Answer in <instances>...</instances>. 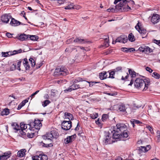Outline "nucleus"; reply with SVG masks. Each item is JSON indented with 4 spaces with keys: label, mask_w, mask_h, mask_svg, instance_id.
<instances>
[{
    "label": "nucleus",
    "mask_w": 160,
    "mask_h": 160,
    "mask_svg": "<svg viewBox=\"0 0 160 160\" xmlns=\"http://www.w3.org/2000/svg\"><path fill=\"white\" fill-rule=\"evenodd\" d=\"M117 129L113 130L112 138L119 139L122 138H126L128 136L127 128L125 124L118 123L116 125Z\"/></svg>",
    "instance_id": "f257e3e1"
},
{
    "label": "nucleus",
    "mask_w": 160,
    "mask_h": 160,
    "mask_svg": "<svg viewBox=\"0 0 160 160\" xmlns=\"http://www.w3.org/2000/svg\"><path fill=\"white\" fill-rule=\"evenodd\" d=\"M28 125L29 126V129L31 130L33 128L39 130L42 127V124L40 120L35 119L34 121L30 122L28 124Z\"/></svg>",
    "instance_id": "f03ea898"
},
{
    "label": "nucleus",
    "mask_w": 160,
    "mask_h": 160,
    "mask_svg": "<svg viewBox=\"0 0 160 160\" xmlns=\"http://www.w3.org/2000/svg\"><path fill=\"white\" fill-rule=\"evenodd\" d=\"M112 135L109 132L105 133L103 136L102 142L104 144L107 145L112 143L115 141L111 139Z\"/></svg>",
    "instance_id": "7ed1b4c3"
},
{
    "label": "nucleus",
    "mask_w": 160,
    "mask_h": 160,
    "mask_svg": "<svg viewBox=\"0 0 160 160\" xmlns=\"http://www.w3.org/2000/svg\"><path fill=\"white\" fill-rule=\"evenodd\" d=\"M62 128L64 130H69L72 127V122L71 121H63L61 123Z\"/></svg>",
    "instance_id": "20e7f679"
},
{
    "label": "nucleus",
    "mask_w": 160,
    "mask_h": 160,
    "mask_svg": "<svg viewBox=\"0 0 160 160\" xmlns=\"http://www.w3.org/2000/svg\"><path fill=\"white\" fill-rule=\"evenodd\" d=\"M134 84L136 88L140 89L143 87L144 84V81L142 79L137 78L135 81Z\"/></svg>",
    "instance_id": "39448f33"
},
{
    "label": "nucleus",
    "mask_w": 160,
    "mask_h": 160,
    "mask_svg": "<svg viewBox=\"0 0 160 160\" xmlns=\"http://www.w3.org/2000/svg\"><path fill=\"white\" fill-rule=\"evenodd\" d=\"M55 72H57L58 75H61L62 76H66L68 73V70L64 67H61L60 68H56Z\"/></svg>",
    "instance_id": "423d86ee"
},
{
    "label": "nucleus",
    "mask_w": 160,
    "mask_h": 160,
    "mask_svg": "<svg viewBox=\"0 0 160 160\" xmlns=\"http://www.w3.org/2000/svg\"><path fill=\"white\" fill-rule=\"evenodd\" d=\"M128 41V37L125 35H122L117 38V39L115 41V42H113L112 43L114 44L116 42H118L124 43L127 42Z\"/></svg>",
    "instance_id": "0eeeda50"
},
{
    "label": "nucleus",
    "mask_w": 160,
    "mask_h": 160,
    "mask_svg": "<svg viewBox=\"0 0 160 160\" xmlns=\"http://www.w3.org/2000/svg\"><path fill=\"white\" fill-rule=\"evenodd\" d=\"M151 148V146L150 145H147L146 147L141 146L139 148L138 150V153L141 155L142 153L147 152Z\"/></svg>",
    "instance_id": "6e6552de"
},
{
    "label": "nucleus",
    "mask_w": 160,
    "mask_h": 160,
    "mask_svg": "<svg viewBox=\"0 0 160 160\" xmlns=\"http://www.w3.org/2000/svg\"><path fill=\"white\" fill-rule=\"evenodd\" d=\"M138 50L142 52L150 53L152 52V50L151 48L144 45H142L140 46Z\"/></svg>",
    "instance_id": "1a4fd4ad"
},
{
    "label": "nucleus",
    "mask_w": 160,
    "mask_h": 160,
    "mask_svg": "<svg viewBox=\"0 0 160 160\" xmlns=\"http://www.w3.org/2000/svg\"><path fill=\"white\" fill-rule=\"evenodd\" d=\"M73 42H77L79 43H89L90 42L87 39H82L79 37H77L75 39Z\"/></svg>",
    "instance_id": "9d476101"
},
{
    "label": "nucleus",
    "mask_w": 160,
    "mask_h": 160,
    "mask_svg": "<svg viewBox=\"0 0 160 160\" xmlns=\"http://www.w3.org/2000/svg\"><path fill=\"white\" fill-rule=\"evenodd\" d=\"M160 20V16L157 14H154L152 17L151 21L153 24H155L158 22Z\"/></svg>",
    "instance_id": "9b49d317"
},
{
    "label": "nucleus",
    "mask_w": 160,
    "mask_h": 160,
    "mask_svg": "<svg viewBox=\"0 0 160 160\" xmlns=\"http://www.w3.org/2000/svg\"><path fill=\"white\" fill-rule=\"evenodd\" d=\"M141 26V23L138 22L135 26V28L140 34H145L146 33V30L145 29H142Z\"/></svg>",
    "instance_id": "f8f14e48"
},
{
    "label": "nucleus",
    "mask_w": 160,
    "mask_h": 160,
    "mask_svg": "<svg viewBox=\"0 0 160 160\" xmlns=\"http://www.w3.org/2000/svg\"><path fill=\"white\" fill-rule=\"evenodd\" d=\"M76 137V134L70 136H68L65 138L64 141V143L65 144H67L70 142H72Z\"/></svg>",
    "instance_id": "ddd939ff"
},
{
    "label": "nucleus",
    "mask_w": 160,
    "mask_h": 160,
    "mask_svg": "<svg viewBox=\"0 0 160 160\" xmlns=\"http://www.w3.org/2000/svg\"><path fill=\"white\" fill-rule=\"evenodd\" d=\"M11 153L10 151L6 152L4 154L0 156V160H5L11 156Z\"/></svg>",
    "instance_id": "4468645a"
},
{
    "label": "nucleus",
    "mask_w": 160,
    "mask_h": 160,
    "mask_svg": "<svg viewBox=\"0 0 160 160\" xmlns=\"http://www.w3.org/2000/svg\"><path fill=\"white\" fill-rule=\"evenodd\" d=\"M10 24L11 26L14 27L18 26L20 24H22V25H25V24H23L21 22H20L15 19L14 18H12Z\"/></svg>",
    "instance_id": "2eb2a0df"
},
{
    "label": "nucleus",
    "mask_w": 160,
    "mask_h": 160,
    "mask_svg": "<svg viewBox=\"0 0 160 160\" xmlns=\"http://www.w3.org/2000/svg\"><path fill=\"white\" fill-rule=\"evenodd\" d=\"M11 18V17L10 15L5 14L2 15V16L1 18V20L3 22L7 23L8 22Z\"/></svg>",
    "instance_id": "dca6fc26"
},
{
    "label": "nucleus",
    "mask_w": 160,
    "mask_h": 160,
    "mask_svg": "<svg viewBox=\"0 0 160 160\" xmlns=\"http://www.w3.org/2000/svg\"><path fill=\"white\" fill-rule=\"evenodd\" d=\"M114 106L116 108H118V110L120 112H124L126 111V108L125 105L123 104L117 105H115Z\"/></svg>",
    "instance_id": "f3484780"
},
{
    "label": "nucleus",
    "mask_w": 160,
    "mask_h": 160,
    "mask_svg": "<svg viewBox=\"0 0 160 160\" xmlns=\"http://www.w3.org/2000/svg\"><path fill=\"white\" fill-rule=\"evenodd\" d=\"M143 77L144 79H143V80L144 81V88L143 89V91H144L148 88V86L149 85L150 82L149 79L148 78L144 79L145 77Z\"/></svg>",
    "instance_id": "a211bd4d"
},
{
    "label": "nucleus",
    "mask_w": 160,
    "mask_h": 160,
    "mask_svg": "<svg viewBox=\"0 0 160 160\" xmlns=\"http://www.w3.org/2000/svg\"><path fill=\"white\" fill-rule=\"evenodd\" d=\"M29 35L24 33L18 36V38L20 40L23 41L27 40L29 38Z\"/></svg>",
    "instance_id": "6ab92c4d"
},
{
    "label": "nucleus",
    "mask_w": 160,
    "mask_h": 160,
    "mask_svg": "<svg viewBox=\"0 0 160 160\" xmlns=\"http://www.w3.org/2000/svg\"><path fill=\"white\" fill-rule=\"evenodd\" d=\"M107 73L108 72L106 71H103L102 72L99 73V76L101 80H103L108 78V75L107 74Z\"/></svg>",
    "instance_id": "aec40b11"
},
{
    "label": "nucleus",
    "mask_w": 160,
    "mask_h": 160,
    "mask_svg": "<svg viewBox=\"0 0 160 160\" xmlns=\"http://www.w3.org/2000/svg\"><path fill=\"white\" fill-rule=\"evenodd\" d=\"M26 151L25 149H23L19 151L17 153V156L19 157H22L25 155Z\"/></svg>",
    "instance_id": "412c9836"
},
{
    "label": "nucleus",
    "mask_w": 160,
    "mask_h": 160,
    "mask_svg": "<svg viewBox=\"0 0 160 160\" xmlns=\"http://www.w3.org/2000/svg\"><path fill=\"white\" fill-rule=\"evenodd\" d=\"M23 63L26 70H29L30 68V66L26 58L24 59Z\"/></svg>",
    "instance_id": "4be33fe9"
},
{
    "label": "nucleus",
    "mask_w": 160,
    "mask_h": 160,
    "mask_svg": "<svg viewBox=\"0 0 160 160\" xmlns=\"http://www.w3.org/2000/svg\"><path fill=\"white\" fill-rule=\"evenodd\" d=\"M65 119H68V120L70 121L73 119V117L72 115L69 113L65 112L64 113Z\"/></svg>",
    "instance_id": "5701e85b"
},
{
    "label": "nucleus",
    "mask_w": 160,
    "mask_h": 160,
    "mask_svg": "<svg viewBox=\"0 0 160 160\" xmlns=\"http://www.w3.org/2000/svg\"><path fill=\"white\" fill-rule=\"evenodd\" d=\"M11 126L13 129L16 130L15 132H18L20 130V127L19 125L16 122H13L11 124Z\"/></svg>",
    "instance_id": "b1692460"
},
{
    "label": "nucleus",
    "mask_w": 160,
    "mask_h": 160,
    "mask_svg": "<svg viewBox=\"0 0 160 160\" xmlns=\"http://www.w3.org/2000/svg\"><path fill=\"white\" fill-rule=\"evenodd\" d=\"M52 134L51 131L50 132L47 133L46 135L43 136V138L45 139L52 140L53 138Z\"/></svg>",
    "instance_id": "393cba45"
},
{
    "label": "nucleus",
    "mask_w": 160,
    "mask_h": 160,
    "mask_svg": "<svg viewBox=\"0 0 160 160\" xmlns=\"http://www.w3.org/2000/svg\"><path fill=\"white\" fill-rule=\"evenodd\" d=\"M124 6V5L122 2H120L118 5H116L115 8H114L116 12L117 11H120L121 9V8L123 7Z\"/></svg>",
    "instance_id": "a878e982"
},
{
    "label": "nucleus",
    "mask_w": 160,
    "mask_h": 160,
    "mask_svg": "<svg viewBox=\"0 0 160 160\" xmlns=\"http://www.w3.org/2000/svg\"><path fill=\"white\" fill-rule=\"evenodd\" d=\"M130 122L131 123V124L132 125L133 128L134 127L135 124H139L142 123V122H140L139 120L134 119H131L130 120Z\"/></svg>",
    "instance_id": "bb28decb"
},
{
    "label": "nucleus",
    "mask_w": 160,
    "mask_h": 160,
    "mask_svg": "<svg viewBox=\"0 0 160 160\" xmlns=\"http://www.w3.org/2000/svg\"><path fill=\"white\" fill-rule=\"evenodd\" d=\"M9 109L7 108H6L1 112V115L2 116L7 115L9 114Z\"/></svg>",
    "instance_id": "cd10ccee"
},
{
    "label": "nucleus",
    "mask_w": 160,
    "mask_h": 160,
    "mask_svg": "<svg viewBox=\"0 0 160 160\" xmlns=\"http://www.w3.org/2000/svg\"><path fill=\"white\" fill-rule=\"evenodd\" d=\"M108 73H109V75L108 78H111L112 79H113L115 78L114 76L115 75V72L113 70L112 71H109L108 72Z\"/></svg>",
    "instance_id": "c85d7f7f"
},
{
    "label": "nucleus",
    "mask_w": 160,
    "mask_h": 160,
    "mask_svg": "<svg viewBox=\"0 0 160 160\" xmlns=\"http://www.w3.org/2000/svg\"><path fill=\"white\" fill-rule=\"evenodd\" d=\"M47 156L43 154H39V160H48Z\"/></svg>",
    "instance_id": "c756f323"
},
{
    "label": "nucleus",
    "mask_w": 160,
    "mask_h": 160,
    "mask_svg": "<svg viewBox=\"0 0 160 160\" xmlns=\"http://www.w3.org/2000/svg\"><path fill=\"white\" fill-rule=\"evenodd\" d=\"M128 39L131 42L134 41L135 40L134 36L132 33H130L129 34L128 38Z\"/></svg>",
    "instance_id": "7c9ffc66"
},
{
    "label": "nucleus",
    "mask_w": 160,
    "mask_h": 160,
    "mask_svg": "<svg viewBox=\"0 0 160 160\" xmlns=\"http://www.w3.org/2000/svg\"><path fill=\"white\" fill-rule=\"evenodd\" d=\"M87 81L85 80H83L79 85L80 88H83L86 87L87 85Z\"/></svg>",
    "instance_id": "2f4dec72"
},
{
    "label": "nucleus",
    "mask_w": 160,
    "mask_h": 160,
    "mask_svg": "<svg viewBox=\"0 0 160 160\" xmlns=\"http://www.w3.org/2000/svg\"><path fill=\"white\" fill-rule=\"evenodd\" d=\"M71 88L72 90H74L78 88H80V86L79 84H76L73 83L71 86Z\"/></svg>",
    "instance_id": "473e14b6"
},
{
    "label": "nucleus",
    "mask_w": 160,
    "mask_h": 160,
    "mask_svg": "<svg viewBox=\"0 0 160 160\" xmlns=\"http://www.w3.org/2000/svg\"><path fill=\"white\" fill-rule=\"evenodd\" d=\"M122 2L124 4V5L127 3L129 2L131 3L132 6L135 4L134 1L132 0H123L122 1Z\"/></svg>",
    "instance_id": "72a5a7b5"
},
{
    "label": "nucleus",
    "mask_w": 160,
    "mask_h": 160,
    "mask_svg": "<svg viewBox=\"0 0 160 160\" xmlns=\"http://www.w3.org/2000/svg\"><path fill=\"white\" fill-rule=\"evenodd\" d=\"M132 78H135L136 76V72L134 71H132L130 69L128 70Z\"/></svg>",
    "instance_id": "f704fd0d"
},
{
    "label": "nucleus",
    "mask_w": 160,
    "mask_h": 160,
    "mask_svg": "<svg viewBox=\"0 0 160 160\" xmlns=\"http://www.w3.org/2000/svg\"><path fill=\"white\" fill-rule=\"evenodd\" d=\"M40 145H42L43 147L48 148L49 147H52L53 145L51 144V143L50 144H45V143L42 142L40 143Z\"/></svg>",
    "instance_id": "c9c22d12"
},
{
    "label": "nucleus",
    "mask_w": 160,
    "mask_h": 160,
    "mask_svg": "<svg viewBox=\"0 0 160 160\" xmlns=\"http://www.w3.org/2000/svg\"><path fill=\"white\" fill-rule=\"evenodd\" d=\"M23 130L22 129H20L18 131V133H19L20 135L22 137L25 138L26 137V133L23 131Z\"/></svg>",
    "instance_id": "e433bc0d"
},
{
    "label": "nucleus",
    "mask_w": 160,
    "mask_h": 160,
    "mask_svg": "<svg viewBox=\"0 0 160 160\" xmlns=\"http://www.w3.org/2000/svg\"><path fill=\"white\" fill-rule=\"evenodd\" d=\"M29 39L30 40L32 41H37L38 39V36L35 35H29Z\"/></svg>",
    "instance_id": "4c0bfd02"
},
{
    "label": "nucleus",
    "mask_w": 160,
    "mask_h": 160,
    "mask_svg": "<svg viewBox=\"0 0 160 160\" xmlns=\"http://www.w3.org/2000/svg\"><path fill=\"white\" fill-rule=\"evenodd\" d=\"M152 76L157 79H158L160 78L159 74L156 72H153L152 73Z\"/></svg>",
    "instance_id": "58836bf2"
},
{
    "label": "nucleus",
    "mask_w": 160,
    "mask_h": 160,
    "mask_svg": "<svg viewBox=\"0 0 160 160\" xmlns=\"http://www.w3.org/2000/svg\"><path fill=\"white\" fill-rule=\"evenodd\" d=\"M73 6L74 5L73 3H70L67 6L65 7L64 8L65 9H73Z\"/></svg>",
    "instance_id": "ea45409f"
},
{
    "label": "nucleus",
    "mask_w": 160,
    "mask_h": 160,
    "mask_svg": "<svg viewBox=\"0 0 160 160\" xmlns=\"http://www.w3.org/2000/svg\"><path fill=\"white\" fill-rule=\"evenodd\" d=\"M29 60L31 63V66L32 67H34L35 65V62L34 60L33 59V58L31 57Z\"/></svg>",
    "instance_id": "a19ab883"
},
{
    "label": "nucleus",
    "mask_w": 160,
    "mask_h": 160,
    "mask_svg": "<svg viewBox=\"0 0 160 160\" xmlns=\"http://www.w3.org/2000/svg\"><path fill=\"white\" fill-rule=\"evenodd\" d=\"M108 118V116L107 114H104L102 115V119L103 122H104Z\"/></svg>",
    "instance_id": "79ce46f5"
},
{
    "label": "nucleus",
    "mask_w": 160,
    "mask_h": 160,
    "mask_svg": "<svg viewBox=\"0 0 160 160\" xmlns=\"http://www.w3.org/2000/svg\"><path fill=\"white\" fill-rule=\"evenodd\" d=\"M51 102L49 100H45L42 103V105L43 107H45L50 103Z\"/></svg>",
    "instance_id": "37998d69"
},
{
    "label": "nucleus",
    "mask_w": 160,
    "mask_h": 160,
    "mask_svg": "<svg viewBox=\"0 0 160 160\" xmlns=\"http://www.w3.org/2000/svg\"><path fill=\"white\" fill-rule=\"evenodd\" d=\"M90 117L92 119H95L97 118L98 117V115L97 113H94L90 115Z\"/></svg>",
    "instance_id": "c03bdc74"
},
{
    "label": "nucleus",
    "mask_w": 160,
    "mask_h": 160,
    "mask_svg": "<svg viewBox=\"0 0 160 160\" xmlns=\"http://www.w3.org/2000/svg\"><path fill=\"white\" fill-rule=\"evenodd\" d=\"M52 134L53 136V138H57L58 136V134L57 132H56L54 131H51Z\"/></svg>",
    "instance_id": "a18cd8bd"
},
{
    "label": "nucleus",
    "mask_w": 160,
    "mask_h": 160,
    "mask_svg": "<svg viewBox=\"0 0 160 160\" xmlns=\"http://www.w3.org/2000/svg\"><path fill=\"white\" fill-rule=\"evenodd\" d=\"M35 135V133L34 132H28L27 134V137L29 138H32L34 137Z\"/></svg>",
    "instance_id": "49530a36"
},
{
    "label": "nucleus",
    "mask_w": 160,
    "mask_h": 160,
    "mask_svg": "<svg viewBox=\"0 0 160 160\" xmlns=\"http://www.w3.org/2000/svg\"><path fill=\"white\" fill-rule=\"evenodd\" d=\"M22 61V60H20L18 62H17V69L19 71H20L21 70L20 68V66L21 65V63Z\"/></svg>",
    "instance_id": "de8ad7c7"
},
{
    "label": "nucleus",
    "mask_w": 160,
    "mask_h": 160,
    "mask_svg": "<svg viewBox=\"0 0 160 160\" xmlns=\"http://www.w3.org/2000/svg\"><path fill=\"white\" fill-rule=\"evenodd\" d=\"M16 69V64H13L10 67V71H13Z\"/></svg>",
    "instance_id": "09e8293b"
},
{
    "label": "nucleus",
    "mask_w": 160,
    "mask_h": 160,
    "mask_svg": "<svg viewBox=\"0 0 160 160\" xmlns=\"http://www.w3.org/2000/svg\"><path fill=\"white\" fill-rule=\"evenodd\" d=\"M74 49L70 47H69L66 49L65 52H70L72 51L73 50H74Z\"/></svg>",
    "instance_id": "8fccbe9b"
},
{
    "label": "nucleus",
    "mask_w": 160,
    "mask_h": 160,
    "mask_svg": "<svg viewBox=\"0 0 160 160\" xmlns=\"http://www.w3.org/2000/svg\"><path fill=\"white\" fill-rule=\"evenodd\" d=\"M22 50L21 49H20L19 50H14L13 52V53L11 55H14L16 54L21 53L22 52Z\"/></svg>",
    "instance_id": "3c124183"
},
{
    "label": "nucleus",
    "mask_w": 160,
    "mask_h": 160,
    "mask_svg": "<svg viewBox=\"0 0 160 160\" xmlns=\"http://www.w3.org/2000/svg\"><path fill=\"white\" fill-rule=\"evenodd\" d=\"M122 67H118L116 68L113 69V70L115 72H117L119 71H122Z\"/></svg>",
    "instance_id": "603ef678"
},
{
    "label": "nucleus",
    "mask_w": 160,
    "mask_h": 160,
    "mask_svg": "<svg viewBox=\"0 0 160 160\" xmlns=\"http://www.w3.org/2000/svg\"><path fill=\"white\" fill-rule=\"evenodd\" d=\"M32 160H39V155H35L32 157Z\"/></svg>",
    "instance_id": "864d4df0"
},
{
    "label": "nucleus",
    "mask_w": 160,
    "mask_h": 160,
    "mask_svg": "<svg viewBox=\"0 0 160 160\" xmlns=\"http://www.w3.org/2000/svg\"><path fill=\"white\" fill-rule=\"evenodd\" d=\"M87 83H88L89 84V86L90 87H92L93 86V84H92V83H98L99 82H89L87 81Z\"/></svg>",
    "instance_id": "5fc2aeb1"
},
{
    "label": "nucleus",
    "mask_w": 160,
    "mask_h": 160,
    "mask_svg": "<svg viewBox=\"0 0 160 160\" xmlns=\"http://www.w3.org/2000/svg\"><path fill=\"white\" fill-rule=\"evenodd\" d=\"M122 51L128 52L129 51V48H122L121 49Z\"/></svg>",
    "instance_id": "6e6d98bb"
},
{
    "label": "nucleus",
    "mask_w": 160,
    "mask_h": 160,
    "mask_svg": "<svg viewBox=\"0 0 160 160\" xmlns=\"http://www.w3.org/2000/svg\"><path fill=\"white\" fill-rule=\"evenodd\" d=\"M157 137L158 138V142L160 140V131L158 130L157 132Z\"/></svg>",
    "instance_id": "4d7b16f0"
},
{
    "label": "nucleus",
    "mask_w": 160,
    "mask_h": 160,
    "mask_svg": "<svg viewBox=\"0 0 160 160\" xmlns=\"http://www.w3.org/2000/svg\"><path fill=\"white\" fill-rule=\"evenodd\" d=\"M8 53L9 52H2V56H3L4 57H7L9 55Z\"/></svg>",
    "instance_id": "13d9d810"
},
{
    "label": "nucleus",
    "mask_w": 160,
    "mask_h": 160,
    "mask_svg": "<svg viewBox=\"0 0 160 160\" xmlns=\"http://www.w3.org/2000/svg\"><path fill=\"white\" fill-rule=\"evenodd\" d=\"M107 11L108 12H115L116 10L113 8H109L107 10Z\"/></svg>",
    "instance_id": "bf43d9fd"
},
{
    "label": "nucleus",
    "mask_w": 160,
    "mask_h": 160,
    "mask_svg": "<svg viewBox=\"0 0 160 160\" xmlns=\"http://www.w3.org/2000/svg\"><path fill=\"white\" fill-rule=\"evenodd\" d=\"M108 39L107 38L105 39V46L106 47H108L109 45Z\"/></svg>",
    "instance_id": "052dcab7"
},
{
    "label": "nucleus",
    "mask_w": 160,
    "mask_h": 160,
    "mask_svg": "<svg viewBox=\"0 0 160 160\" xmlns=\"http://www.w3.org/2000/svg\"><path fill=\"white\" fill-rule=\"evenodd\" d=\"M147 128L149 130L151 133H153V131L152 128L149 126H147Z\"/></svg>",
    "instance_id": "680f3d73"
},
{
    "label": "nucleus",
    "mask_w": 160,
    "mask_h": 160,
    "mask_svg": "<svg viewBox=\"0 0 160 160\" xmlns=\"http://www.w3.org/2000/svg\"><path fill=\"white\" fill-rule=\"evenodd\" d=\"M20 15L21 16H22L24 18H25V19H26V20L28 19L25 16L26 14H25V13L24 12V11H22V12H21V13H20Z\"/></svg>",
    "instance_id": "e2e57ef3"
},
{
    "label": "nucleus",
    "mask_w": 160,
    "mask_h": 160,
    "mask_svg": "<svg viewBox=\"0 0 160 160\" xmlns=\"http://www.w3.org/2000/svg\"><path fill=\"white\" fill-rule=\"evenodd\" d=\"M81 8V7L80 6L78 5H74L73 8V9H76L77 10H78Z\"/></svg>",
    "instance_id": "0e129e2a"
},
{
    "label": "nucleus",
    "mask_w": 160,
    "mask_h": 160,
    "mask_svg": "<svg viewBox=\"0 0 160 160\" xmlns=\"http://www.w3.org/2000/svg\"><path fill=\"white\" fill-rule=\"evenodd\" d=\"M72 89H71V86H70V88H68L67 89L64 90V92H65L67 93V92H70L71 91H72Z\"/></svg>",
    "instance_id": "69168bd1"
},
{
    "label": "nucleus",
    "mask_w": 160,
    "mask_h": 160,
    "mask_svg": "<svg viewBox=\"0 0 160 160\" xmlns=\"http://www.w3.org/2000/svg\"><path fill=\"white\" fill-rule=\"evenodd\" d=\"M146 69L147 71H148L150 73L152 72L153 71L152 70L150 67H147L146 68Z\"/></svg>",
    "instance_id": "338daca9"
},
{
    "label": "nucleus",
    "mask_w": 160,
    "mask_h": 160,
    "mask_svg": "<svg viewBox=\"0 0 160 160\" xmlns=\"http://www.w3.org/2000/svg\"><path fill=\"white\" fill-rule=\"evenodd\" d=\"M154 42L160 46V40L154 39Z\"/></svg>",
    "instance_id": "774afa93"
}]
</instances>
